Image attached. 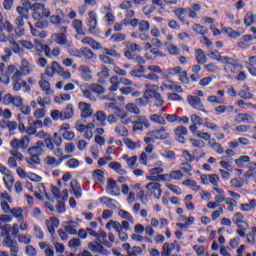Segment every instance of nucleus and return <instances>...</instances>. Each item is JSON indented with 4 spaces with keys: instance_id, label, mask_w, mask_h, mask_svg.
Returning a JSON list of instances; mask_svg holds the SVG:
<instances>
[{
    "instance_id": "obj_1",
    "label": "nucleus",
    "mask_w": 256,
    "mask_h": 256,
    "mask_svg": "<svg viewBox=\"0 0 256 256\" xmlns=\"http://www.w3.org/2000/svg\"><path fill=\"white\" fill-rule=\"evenodd\" d=\"M31 11H33L32 17L35 19L34 26L37 29H45L49 27L48 17H51V11L45 7V4L34 3L30 6Z\"/></svg>"
},
{
    "instance_id": "obj_2",
    "label": "nucleus",
    "mask_w": 256,
    "mask_h": 256,
    "mask_svg": "<svg viewBox=\"0 0 256 256\" xmlns=\"http://www.w3.org/2000/svg\"><path fill=\"white\" fill-rule=\"evenodd\" d=\"M0 229L2 230V237H4L2 241L4 247L10 249L11 256H19V243H17V240L11 238V225L5 224L4 226H1Z\"/></svg>"
},
{
    "instance_id": "obj_3",
    "label": "nucleus",
    "mask_w": 256,
    "mask_h": 256,
    "mask_svg": "<svg viewBox=\"0 0 256 256\" xmlns=\"http://www.w3.org/2000/svg\"><path fill=\"white\" fill-rule=\"evenodd\" d=\"M4 105H13V107L20 108L22 115H31V107L29 105H23V99L21 96L7 95L4 98Z\"/></svg>"
},
{
    "instance_id": "obj_4",
    "label": "nucleus",
    "mask_w": 256,
    "mask_h": 256,
    "mask_svg": "<svg viewBox=\"0 0 256 256\" xmlns=\"http://www.w3.org/2000/svg\"><path fill=\"white\" fill-rule=\"evenodd\" d=\"M31 143V137L29 136H23L21 139L14 138L10 142V146L12 149H15L16 151H19L21 149L22 151H25L26 149H29V144Z\"/></svg>"
},
{
    "instance_id": "obj_5",
    "label": "nucleus",
    "mask_w": 256,
    "mask_h": 256,
    "mask_svg": "<svg viewBox=\"0 0 256 256\" xmlns=\"http://www.w3.org/2000/svg\"><path fill=\"white\" fill-rule=\"evenodd\" d=\"M149 129L151 127V124L149 123V120L146 116H137L136 121L133 122L132 131L134 133H137V131H143V128Z\"/></svg>"
},
{
    "instance_id": "obj_6",
    "label": "nucleus",
    "mask_w": 256,
    "mask_h": 256,
    "mask_svg": "<svg viewBox=\"0 0 256 256\" xmlns=\"http://www.w3.org/2000/svg\"><path fill=\"white\" fill-rule=\"evenodd\" d=\"M148 137H154V139H158L160 141H165V139H169L171 135L165 127H161L159 129L150 130L147 132Z\"/></svg>"
},
{
    "instance_id": "obj_7",
    "label": "nucleus",
    "mask_w": 256,
    "mask_h": 256,
    "mask_svg": "<svg viewBox=\"0 0 256 256\" xmlns=\"http://www.w3.org/2000/svg\"><path fill=\"white\" fill-rule=\"evenodd\" d=\"M88 31L92 35H99V29L97 28V13L90 11L88 13Z\"/></svg>"
},
{
    "instance_id": "obj_8",
    "label": "nucleus",
    "mask_w": 256,
    "mask_h": 256,
    "mask_svg": "<svg viewBox=\"0 0 256 256\" xmlns=\"http://www.w3.org/2000/svg\"><path fill=\"white\" fill-rule=\"evenodd\" d=\"M173 131H174V137L178 141V143L185 145V137L189 135V130H187V127L178 126Z\"/></svg>"
},
{
    "instance_id": "obj_9",
    "label": "nucleus",
    "mask_w": 256,
    "mask_h": 256,
    "mask_svg": "<svg viewBox=\"0 0 256 256\" xmlns=\"http://www.w3.org/2000/svg\"><path fill=\"white\" fill-rule=\"evenodd\" d=\"M146 189L150 191V195H154L156 199H161V194L163 190H161V184L158 182H150L146 185Z\"/></svg>"
},
{
    "instance_id": "obj_10",
    "label": "nucleus",
    "mask_w": 256,
    "mask_h": 256,
    "mask_svg": "<svg viewBox=\"0 0 256 256\" xmlns=\"http://www.w3.org/2000/svg\"><path fill=\"white\" fill-rule=\"evenodd\" d=\"M62 67L57 61H53L51 66L46 67L44 74L48 77H55V75H59L62 71Z\"/></svg>"
},
{
    "instance_id": "obj_11",
    "label": "nucleus",
    "mask_w": 256,
    "mask_h": 256,
    "mask_svg": "<svg viewBox=\"0 0 256 256\" xmlns=\"http://www.w3.org/2000/svg\"><path fill=\"white\" fill-rule=\"evenodd\" d=\"M40 89L45 91L46 95H53L51 90V84L49 83V76L45 73L41 74V80L39 81Z\"/></svg>"
},
{
    "instance_id": "obj_12",
    "label": "nucleus",
    "mask_w": 256,
    "mask_h": 256,
    "mask_svg": "<svg viewBox=\"0 0 256 256\" xmlns=\"http://www.w3.org/2000/svg\"><path fill=\"white\" fill-rule=\"evenodd\" d=\"M78 109L81 111L82 119H87L93 115V108H91V104L86 102H79Z\"/></svg>"
},
{
    "instance_id": "obj_13",
    "label": "nucleus",
    "mask_w": 256,
    "mask_h": 256,
    "mask_svg": "<svg viewBox=\"0 0 256 256\" xmlns=\"http://www.w3.org/2000/svg\"><path fill=\"white\" fill-rule=\"evenodd\" d=\"M106 191L109 193V195L115 196L121 193V188H119V185H117V182L113 180V178H108Z\"/></svg>"
},
{
    "instance_id": "obj_14",
    "label": "nucleus",
    "mask_w": 256,
    "mask_h": 256,
    "mask_svg": "<svg viewBox=\"0 0 256 256\" xmlns=\"http://www.w3.org/2000/svg\"><path fill=\"white\" fill-rule=\"evenodd\" d=\"M45 142L44 141H38L36 142L35 146H32L28 149L29 155H38L41 157L43 153H45Z\"/></svg>"
},
{
    "instance_id": "obj_15",
    "label": "nucleus",
    "mask_w": 256,
    "mask_h": 256,
    "mask_svg": "<svg viewBox=\"0 0 256 256\" xmlns=\"http://www.w3.org/2000/svg\"><path fill=\"white\" fill-rule=\"evenodd\" d=\"M146 90L144 92V98L149 101V99H153V95H159V86L151 85L149 83L145 84Z\"/></svg>"
},
{
    "instance_id": "obj_16",
    "label": "nucleus",
    "mask_w": 256,
    "mask_h": 256,
    "mask_svg": "<svg viewBox=\"0 0 256 256\" xmlns=\"http://www.w3.org/2000/svg\"><path fill=\"white\" fill-rule=\"evenodd\" d=\"M36 135L39 137V139L44 140V145L47 147V149H54L53 138H51V134L41 130Z\"/></svg>"
},
{
    "instance_id": "obj_17",
    "label": "nucleus",
    "mask_w": 256,
    "mask_h": 256,
    "mask_svg": "<svg viewBox=\"0 0 256 256\" xmlns=\"http://www.w3.org/2000/svg\"><path fill=\"white\" fill-rule=\"evenodd\" d=\"M188 103L197 111H205V106L203 105V102H201V98L197 96H188Z\"/></svg>"
},
{
    "instance_id": "obj_18",
    "label": "nucleus",
    "mask_w": 256,
    "mask_h": 256,
    "mask_svg": "<svg viewBox=\"0 0 256 256\" xmlns=\"http://www.w3.org/2000/svg\"><path fill=\"white\" fill-rule=\"evenodd\" d=\"M7 31V33H13L15 31V27L9 20H3V13L0 12V33L3 31Z\"/></svg>"
},
{
    "instance_id": "obj_19",
    "label": "nucleus",
    "mask_w": 256,
    "mask_h": 256,
    "mask_svg": "<svg viewBox=\"0 0 256 256\" xmlns=\"http://www.w3.org/2000/svg\"><path fill=\"white\" fill-rule=\"evenodd\" d=\"M64 229L69 235H77V229H79V223L76 221H66L64 222Z\"/></svg>"
},
{
    "instance_id": "obj_20",
    "label": "nucleus",
    "mask_w": 256,
    "mask_h": 256,
    "mask_svg": "<svg viewBox=\"0 0 256 256\" xmlns=\"http://www.w3.org/2000/svg\"><path fill=\"white\" fill-rule=\"evenodd\" d=\"M65 14H63V11L57 10V15L50 16V23L52 25H55V27H61V23H64Z\"/></svg>"
},
{
    "instance_id": "obj_21",
    "label": "nucleus",
    "mask_w": 256,
    "mask_h": 256,
    "mask_svg": "<svg viewBox=\"0 0 256 256\" xmlns=\"http://www.w3.org/2000/svg\"><path fill=\"white\" fill-rule=\"evenodd\" d=\"M124 55L127 59H130L131 61H135L138 65H145V58L137 55L135 52L126 51Z\"/></svg>"
},
{
    "instance_id": "obj_22",
    "label": "nucleus",
    "mask_w": 256,
    "mask_h": 256,
    "mask_svg": "<svg viewBox=\"0 0 256 256\" xmlns=\"http://www.w3.org/2000/svg\"><path fill=\"white\" fill-rule=\"evenodd\" d=\"M154 5H157L158 7H164L165 4H163V0H152L151 6H145L143 8L144 15H151V13H153V11L156 9Z\"/></svg>"
},
{
    "instance_id": "obj_23",
    "label": "nucleus",
    "mask_w": 256,
    "mask_h": 256,
    "mask_svg": "<svg viewBox=\"0 0 256 256\" xmlns=\"http://www.w3.org/2000/svg\"><path fill=\"white\" fill-rule=\"evenodd\" d=\"M15 25L18 29V32L16 30L17 35H25V17L17 16L15 19Z\"/></svg>"
},
{
    "instance_id": "obj_24",
    "label": "nucleus",
    "mask_w": 256,
    "mask_h": 256,
    "mask_svg": "<svg viewBox=\"0 0 256 256\" xmlns=\"http://www.w3.org/2000/svg\"><path fill=\"white\" fill-rule=\"evenodd\" d=\"M73 115H75V111L73 110V104H68L66 108L62 110V121L67 119H73Z\"/></svg>"
},
{
    "instance_id": "obj_25",
    "label": "nucleus",
    "mask_w": 256,
    "mask_h": 256,
    "mask_svg": "<svg viewBox=\"0 0 256 256\" xmlns=\"http://www.w3.org/2000/svg\"><path fill=\"white\" fill-rule=\"evenodd\" d=\"M81 43L83 45H89V47H92L93 49H96V50L101 49V43L95 41V39H93L91 37H84L81 40Z\"/></svg>"
},
{
    "instance_id": "obj_26",
    "label": "nucleus",
    "mask_w": 256,
    "mask_h": 256,
    "mask_svg": "<svg viewBox=\"0 0 256 256\" xmlns=\"http://www.w3.org/2000/svg\"><path fill=\"white\" fill-rule=\"evenodd\" d=\"M53 39L55 41V43H57L58 45H65V47H68V45L71 43L68 39H67V35L64 34H54Z\"/></svg>"
},
{
    "instance_id": "obj_27",
    "label": "nucleus",
    "mask_w": 256,
    "mask_h": 256,
    "mask_svg": "<svg viewBox=\"0 0 256 256\" xmlns=\"http://www.w3.org/2000/svg\"><path fill=\"white\" fill-rule=\"evenodd\" d=\"M10 49L15 53L16 55H19V57H23L24 52L23 48H21V44L16 42L15 40H10Z\"/></svg>"
},
{
    "instance_id": "obj_28",
    "label": "nucleus",
    "mask_w": 256,
    "mask_h": 256,
    "mask_svg": "<svg viewBox=\"0 0 256 256\" xmlns=\"http://www.w3.org/2000/svg\"><path fill=\"white\" fill-rule=\"evenodd\" d=\"M99 202L104 203V205H106V207H110V209H117V205H119L117 200L105 196L99 198Z\"/></svg>"
},
{
    "instance_id": "obj_29",
    "label": "nucleus",
    "mask_w": 256,
    "mask_h": 256,
    "mask_svg": "<svg viewBox=\"0 0 256 256\" xmlns=\"http://www.w3.org/2000/svg\"><path fill=\"white\" fill-rule=\"evenodd\" d=\"M244 177L246 184H249V181L256 177V163L250 165L249 170L245 172Z\"/></svg>"
},
{
    "instance_id": "obj_30",
    "label": "nucleus",
    "mask_w": 256,
    "mask_h": 256,
    "mask_svg": "<svg viewBox=\"0 0 256 256\" xmlns=\"http://www.w3.org/2000/svg\"><path fill=\"white\" fill-rule=\"evenodd\" d=\"M172 251H175V244L166 242L162 246L161 256H171Z\"/></svg>"
},
{
    "instance_id": "obj_31",
    "label": "nucleus",
    "mask_w": 256,
    "mask_h": 256,
    "mask_svg": "<svg viewBox=\"0 0 256 256\" xmlns=\"http://www.w3.org/2000/svg\"><path fill=\"white\" fill-rule=\"evenodd\" d=\"M80 89L84 95V97H86L87 99H90L91 101H93L95 99V97H93V90H91V84H86V85H81Z\"/></svg>"
},
{
    "instance_id": "obj_32",
    "label": "nucleus",
    "mask_w": 256,
    "mask_h": 256,
    "mask_svg": "<svg viewBox=\"0 0 256 256\" xmlns=\"http://www.w3.org/2000/svg\"><path fill=\"white\" fill-rule=\"evenodd\" d=\"M70 187L74 193L75 198L81 199V187L79 186V182H77V180H72Z\"/></svg>"
},
{
    "instance_id": "obj_33",
    "label": "nucleus",
    "mask_w": 256,
    "mask_h": 256,
    "mask_svg": "<svg viewBox=\"0 0 256 256\" xmlns=\"http://www.w3.org/2000/svg\"><path fill=\"white\" fill-rule=\"evenodd\" d=\"M72 26L74 27L77 35H85V31H83V21L75 19L72 21Z\"/></svg>"
},
{
    "instance_id": "obj_34",
    "label": "nucleus",
    "mask_w": 256,
    "mask_h": 256,
    "mask_svg": "<svg viewBox=\"0 0 256 256\" xmlns=\"http://www.w3.org/2000/svg\"><path fill=\"white\" fill-rule=\"evenodd\" d=\"M20 72L22 75H29L31 73V64L27 59H22Z\"/></svg>"
},
{
    "instance_id": "obj_35",
    "label": "nucleus",
    "mask_w": 256,
    "mask_h": 256,
    "mask_svg": "<svg viewBox=\"0 0 256 256\" xmlns=\"http://www.w3.org/2000/svg\"><path fill=\"white\" fill-rule=\"evenodd\" d=\"M125 109L128 113H133L134 115H141V109L135 103H128L125 106Z\"/></svg>"
},
{
    "instance_id": "obj_36",
    "label": "nucleus",
    "mask_w": 256,
    "mask_h": 256,
    "mask_svg": "<svg viewBox=\"0 0 256 256\" xmlns=\"http://www.w3.org/2000/svg\"><path fill=\"white\" fill-rule=\"evenodd\" d=\"M110 169H113L118 173L119 175H127V171L125 169L121 168V163L119 162H110L109 163Z\"/></svg>"
},
{
    "instance_id": "obj_37",
    "label": "nucleus",
    "mask_w": 256,
    "mask_h": 256,
    "mask_svg": "<svg viewBox=\"0 0 256 256\" xmlns=\"http://www.w3.org/2000/svg\"><path fill=\"white\" fill-rule=\"evenodd\" d=\"M81 57H86V59H97V54L93 53L88 47L81 48Z\"/></svg>"
},
{
    "instance_id": "obj_38",
    "label": "nucleus",
    "mask_w": 256,
    "mask_h": 256,
    "mask_svg": "<svg viewBox=\"0 0 256 256\" xmlns=\"http://www.w3.org/2000/svg\"><path fill=\"white\" fill-rule=\"evenodd\" d=\"M66 49H67L69 55H71V57H78V58L81 57V49L79 50L77 48H74L73 42H70L68 44V46H66Z\"/></svg>"
},
{
    "instance_id": "obj_39",
    "label": "nucleus",
    "mask_w": 256,
    "mask_h": 256,
    "mask_svg": "<svg viewBox=\"0 0 256 256\" xmlns=\"http://www.w3.org/2000/svg\"><path fill=\"white\" fill-rule=\"evenodd\" d=\"M10 213L15 217V219H17V221H25V218L23 217V209L19 207L12 208Z\"/></svg>"
},
{
    "instance_id": "obj_40",
    "label": "nucleus",
    "mask_w": 256,
    "mask_h": 256,
    "mask_svg": "<svg viewBox=\"0 0 256 256\" xmlns=\"http://www.w3.org/2000/svg\"><path fill=\"white\" fill-rule=\"evenodd\" d=\"M150 121L157 123L158 125H167V120L159 114L150 115Z\"/></svg>"
},
{
    "instance_id": "obj_41",
    "label": "nucleus",
    "mask_w": 256,
    "mask_h": 256,
    "mask_svg": "<svg viewBox=\"0 0 256 256\" xmlns=\"http://www.w3.org/2000/svg\"><path fill=\"white\" fill-rule=\"evenodd\" d=\"M111 227H113V229L116 230L117 233H119L120 231H123V226L121 225V223L115 220H110L106 224V229H111Z\"/></svg>"
},
{
    "instance_id": "obj_42",
    "label": "nucleus",
    "mask_w": 256,
    "mask_h": 256,
    "mask_svg": "<svg viewBox=\"0 0 256 256\" xmlns=\"http://www.w3.org/2000/svg\"><path fill=\"white\" fill-rule=\"evenodd\" d=\"M230 184L232 187H235L236 189H242V187L244 185H247V183H245V176L243 179L241 178H234L230 181Z\"/></svg>"
},
{
    "instance_id": "obj_43",
    "label": "nucleus",
    "mask_w": 256,
    "mask_h": 256,
    "mask_svg": "<svg viewBox=\"0 0 256 256\" xmlns=\"http://www.w3.org/2000/svg\"><path fill=\"white\" fill-rule=\"evenodd\" d=\"M196 61L202 65L207 63V55H205L203 50L196 49Z\"/></svg>"
},
{
    "instance_id": "obj_44",
    "label": "nucleus",
    "mask_w": 256,
    "mask_h": 256,
    "mask_svg": "<svg viewBox=\"0 0 256 256\" xmlns=\"http://www.w3.org/2000/svg\"><path fill=\"white\" fill-rule=\"evenodd\" d=\"M110 83L111 86L108 88L109 91H111L112 93H115V91H117V89H119V77L117 76H112L110 78Z\"/></svg>"
},
{
    "instance_id": "obj_45",
    "label": "nucleus",
    "mask_w": 256,
    "mask_h": 256,
    "mask_svg": "<svg viewBox=\"0 0 256 256\" xmlns=\"http://www.w3.org/2000/svg\"><path fill=\"white\" fill-rule=\"evenodd\" d=\"M29 155H30V158L26 159L28 165L35 167V165H39L41 163V158H39L40 156L36 154H29Z\"/></svg>"
},
{
    "instance_id": "obj_46",
    "label": "nucleus",
    "mask_w": 256,
    "mask_h": 256,
    "mask_svg": "<svg viewBox=\"0 0 256 256\" xmlns=\"http://www.w3.org/2000/svg\"><path fill=\"white\" fill-rule=\"evenodd\" d=\"M3 181L6 185V189H8V191H11V189L13 188V184L15 183V178H13V175L8 174L4 176Z\"/></svg>"
},
{
    "instance_id": "obj_47",
    "label": "nucleus",
    "mask_w": 256,
    "mask_h": 256,
    "mask_svg": "<svg viewBox=\"0 0 256 256\" xmlns=\"http://www.w3.org/2000/svg\"><path fill=\"white\" fill-rule=\"evenodd\" d=\"M126 39L127 35H125L124 33H116L110 37V41L112 43H121V41H125Z\"/></svg>"
},
{
    "instance_id": "obj_48",
    "label": "nucleus",
    "mask_w": 256,
    "mask_h": 256,
    "mask_svg": "<svg viewBox=\"0 0 256 256\" xmlns=\"http://www.w3.org/2000/svg\"><path fill=\"white\" fill-rule=\"evenodd\" d=\"M224 65H232L233 67H237L239 65V59L231 58L229 56H225L222 58V62Z\"/></svg>"
},
{
    "instance_id": "obj_49",
    "label": "nucleus",
    "mask_w": 256,
    "mask_h": 256,
    "mask_svg": "<svg viewBox=\"0 0 256 256\" xmlns=\"http://www.w3.org/2000/svg\"><path fill=\"white\" fill-rule=\"evenodd\" d=\"M114 131L117 135H120V137H127V135H129V130L123 125L116 126Z\"/></svg>"
},
{
    "instance_id": "obj_50",
    "label": "nucleus",
    "mask_w": 256,
    "mask_h": 256,
    "mask_svg": "<svg viewBox=\"0 0 256 256\" xmlns=\"http://www.w3.org/2000/svg\"><path fill=\"white\" fill-rule=\"evenodd\" d=\"M51 139L54 147H59L63 143V138L61 137V134H59V132H55L53 136L51 135Z\"/></svg>"
},
{
    "instance_id": "obj_51",
    "label": "nucleus",
    "mask_w": 256,
    "mask_h": 256,
    "mask_svg": "<svg viewBox=\"0 0 256 256\" xmlns=\"http://www.w3.org/2000/svg\"><path fill=\"white\" fill-rule=\"evenodd\" d=\"M224 33L228 34L232 39H237L238 37H241V33L233 30L231 27L223 28Z\"/></svg>"
},
{
    "instance_id": "obj_52",
    "label": "nucleus",
    "mask_w": 256,
    "mask_h": 256,
    "mask_svg": "<svg viewBox=\"0 0 256 256\" xmlns=\"http://www.w3.org/2000/svg\"><path fill=\"white\" fill-rule=\"evenodd\" d=\"M193 31L195 33H198L199 35H207L208 30L205 26H202L201 24H194L192 27Z\"/></svg>"
},
{
    "instance_id": "obj_53",
    "label": "nucleus",
    "mask_w": 256,
    "mask_h": 256,
    "mask_svg": "<svg viewBox=\"0 0 256 256\" xmlns=\"http://www.w3.org/2000/svg\"><path fill=\"white\" fill-rule=\"evenodd\" d=\"M90 89L92 93H97L98 95H103L105 93V88L101 84H90Z\"/></svg>"
},
{
    "instance_id": "obj_54",
    "label": "nucleus",
    "mask_w": 256,
    "mask_h": 256,
    "mask_svg": "<svg viewBox=\"0 0 256 256\" xmlns=\"http://www.w3.org/2000/svg\"><path fill=\"white\" fill-rule=\"evenodd\" d=\"M88 247L92 253H103L105 251V248L101 244L95 245L93 243H89Z\"/></svg>"
},
{
    "instance_id": "obj_55",
    "label": "nucleus",
    "mask_w": 256,
    "mask_h": 256,
    "mask_svg": "<svg viewBox=\"0 0 256 256\" xmlns=\"http://www.w3.org/2000/svg\"><path fill=\"white\" fill-rule=\"evenodd\" d=\"M16 11L18 13V17H24L25 19H29V9L25 8L23 6H18L16 8Z\"/></svg>"
},
{
    "instance_id": "obj_56",
    "label": "nucleus",
    "mask_w": 256,
    "mask_h": 256,
    "mask_svg": "<svg viewBox=\"0 0 256 256\" xmlns=\"http://www.w3.org/2000/svg\"><path fill=\"white\" fill-rule=\"evenodd\" d=\"M44 163H46V165H50L51 167H59V160L53 156H47L44 159Z\"/></svg>"
},
{
    "instance_id": "obj_57",
    "label": "nucleus",
    "mask_w": 256,
    "mask_h": 256,
    "mask_svg": "<svg viewBox=\"0 0 256 256\" xmlns=\"http://www.w3.org/2000/svg\"><path fill=\"white\" fill-rule=\"evenodd\" d=\"M182 185H186L187 187H192L193 191H199L201 187L197 185V182L195 180H185Z\"/></svg>"
},
{
    "instance_id": "obj_58",
    "label": "nucleus",
    "mask_w": 256,
    "mask_h": 256,
    "mask_svg": "<svg viewBox=\"0 0 256 256\" xmlns=\"http://www.w3.org/2000/svg\"><path fill=\"white\" fill-rule=\"evenodd\" d=\"M169 176L174 181H181L183 178V172H181V170H173L170 172Z\"/></svg>"
},
{
    "instance_id": "obj_59",
    "label": "nucleus",
    "mask_w": 256,
    "mask_h": 256,
    "mask_svg": "<svg viewBox=\"0 0 256 256\" xmlns=\"http://www.w3.org/2000/svg\"><path fill=\"white\" fill-rule=\"evenodd\" d=\"M118 215L122 219H127V221H130V223H133V216L131 215V213H129V212L123 210V209H120L118 211Z\"/></svg>"
},
{
    "instance_id": "obj_60",
    "label": "nucleus",
    "mask_w": 256,
    "mask_h": 256,
    "mask_svg": "<svg viewBox=\"0 0 256 256\" xmlns=\"http://www.w3.org/2000/svg\"><path fill=\"white\" fill-rule=\"evenodd\" d=\"M152 99H155V107H163L165 100H163V96H161L159 93L153 95Z\"/></svg>"
},
{
    "instance_id": "obj_61",
    "label": "nucleus",
    "mask_w": 256,
    "mask_h": 256,
    "mask_svg": "<svg viewBox=\"0 0 256 256\" xmlns=\"http://www.w3.org/2000/svg\"><path fill=\"white\" fill-rule=\"evenodd\" d=\"M99 59L100 61H102V63H105L106 65H115V60L105 54L99 55Z\"/></svg>"
},
{
    "instance_id": "obj_62",
    "label": "nucleus",
    "mask_w": 256,
    "mask_h": 256,
    "mask_svg": "<svg viewBox=\"0 0 256 256\" xmlns=\"http://www.w3.org/2000/svg\"><path fill=\"white\" fill-rule=\"evenodd\" d=\"M138 25L140 33H147L149 31V21L141 20Z\"/></svg>"
},
{
    "instance_id": "obj_63",
    "label": "nucleus",
    "mask_w": 256,
    "mask_h": 256,
    "mask_svg": "<svg viewBox=\"0 0 256 256\" xmlns=\"http://www.w3.org/2000/svg\"><path fill=\"white\" fill-rule=\"evenodd\" d=\"M0 117H3V119L9 120L11 117H13V113L9 109H3L0 107Z\"/></svg>"
},
{
    "instance_id": "obj_64",
    "label": "nucleus",
    "mask_w": 256,
    "mask_h": 256,
    "mask_svg": "<svg viewBox=\"0 0 256 256\" xmlns=\"http://www.w3.org/2000/svg\"><path fill=\"white\" fill-rule=\"evenodd\" d=\"M68 247H70L72 249H77V248L81 247V239H79V238H72L68 242Z\"/></svg>"
}]
</instances>
